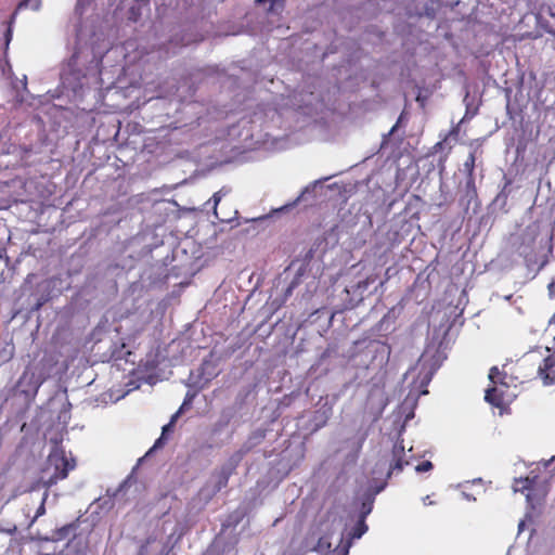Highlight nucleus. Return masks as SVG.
Returning <instances> with one entry per match:
<instances>
[{
  "mask_svg": "<svg viewBox=\"0 0 555 555\" xmlns=\"http://www.w3.org/2000/svg\"><path fill=\"white\" fill-rule=\"evenodd\" d=\"M241 461V456L236 459L231 457L229 462L222 465L218 470L212 474L215 480L214 493L221 491L228 486L230 477L235 473L236 467Z\"/></svg>",
  "mask_w": 555,
  "mask_h": 555,
  "instance_id": "nucleus-1",
  "label": "nucleus"
},
{
  "mask_svg": "<svg viewBox=\"0 0 555 555\" xmlns=\"http://www.w3.org/2000/svg\"><path fill=\"white\" fill-rule=\"evenodd\" d=\"M538 476L533 477H525V478H515L513 482V490L515 492L526 493L527 502L530 504V506L534 507L535 504H539L540 501H535L534 494H533V488L537 483Z\"/></svg>",
  "mask_w": 555,
  "mask_h": 555,
  "instance_id": "nucleus-2",
  "label": "nucleus"
},
{
  "mask_svg": "<svg viewBox=\"0 0 555 555\" xmlns=\"http://www.w3.org/2000/svg\"><path fill=\"white\" fill-rule=\"evenodd\" d=\"M54 473L47 481V486L51 487L57 483L59 480L67 478L69 470L74 469L75 462L69 461L65 455H61L55 460Z\"/></svg>",
  "mask_w": 555,
  "mask_h": 555,
  "instance_id": "nucleus-3",
  "label": "nucleus"
},
{
  "mask_svg": "<svg viewBox=\"0 0 555 555\" xmlns=\"http://www.w3.org/2000/svg\"><path fill=\"white\" fill-rule=\"evenodd\" d=\"M555 367V353L545 357L538 367V374L543 379L544 385L555 383V374L551 376L550 372Z\"/></svg>",
  "mask_w": 555,
  "mask_h": 555,
  "instance_id": "nucleus-4",
  "label": "nucleus"
},
{
  "mask_svg": "<svg viewBox=\"0 0 555 555\" xmlns=\"http://www.w3.org/2000/svg\"><path fill=\"white\" fill-rule=\"evenodd\" d=\"M504 386L492 385L491 388L487 389L485 400L495 408H501L505 403V389Z\"/></svg>",
  "mask_w": 555,
  "mask_h": 555,
  "instance_id": "nucleus-5",
  "label": "nucleus"
},
{
  "mask_svg": "<svg viewBox=\"0 0 555 555\" xmlns=\"http://www.w3.org/2000/svg\"><path fill=\"white\" fill-rule=\"evenodd\" d=\"M393 463L390 464L388 476L392 474H399L403 470L405 465H409L408 461L403 460L404 447L401 444H395L392 449Z\"/></svg>",
  "mask_w": 555,
  "mask_h": 555,
  "instance_id": "nucleus-6",
  "label": "nucleus"
},
{
  "mask_svg": "<svg viewBox=\"0 0 555 555\" xmlns=\"http://www.w3.org/2000/svg\"><path fill=\"white\" fill-rule=\"evenodd\" d=\"M371 512L369 508L366 512L362 513L359 520L356 522L353 528L351 529L349 535L351 539H360L367 530V525L365 524V515Z\"/></svg>",
  "mask_w": 555,
  "mask_h": 555,
  "instance_id": "nucleus-7",
  "label": "nucleus"
},
{
  "mask_svg": "<svg viewBox=\"0 0 555 555\" xmlns=\"http://www.w3.org/2000/svg\"><path fill=\"white\" fill-rule=\"evenodd\" d=\"M505 373L501 372L498 366H492L489 372V379L492 383V385H499L508 387L507 384L504 382Z\"/></svg>",
  "mask_w": 555,
  "mask_h": 555,
  "instance_id": "nucleus-8",
  "label": "nucleus"
},
{
  "mask_svg": "<svg viewBox=\"0 0 555 555\" xmlns=\"http://www.w3.org/2000/svg\"><path fill=\"white\" fill-rule=\"evenodd\" d=\"M463 166H464V170L466 171L467 176H474L475 166H476L475 151L469 153V155L466 158V160L464 162Z\"/></svg>",
  "mask_w": 555,
  "mask_h": 555,
  "instance_id": "nucleus-9",
  "label": "nucleus"
},
{
  "mask_svg": "<svg viewBox=\"0 0 555 555\" xmlns=\"http://www.w3.org/2000/svg\"><path fill=\"white\" fill-rule=\"evenodd\" d=\"M173 427L175 426L172 424H170V423H168L165 426H163L162 436L155 441V444L153 447L154 449L160 448L164 444V440H165L166 435L171 433L173 430Z\"/></svg>",
  "mask_w": 555,
  "mask_h": 555,
  "instance_id": "nucleus-10",
  "label": "nucleus"
},
{
  "mask_svg": "<svg viewBox=\"0 0 555 555\" xmlns=\"http://www.w3.org/2000/svg\"><path fill=\"white\" fill-rule=\"evenodd\" d=\"M466 191L468 195H476L475 176H467Z\"/></svg>",
  "mask_w": 555,
  "mask_h": 555,
  "instance_id": "nucleus-11",
  "label": "nucleus"
},
{
  "mask_svg": "<svg viewBox=\"0 0 555 555\" xmlns=\"http://www.w3.org/2000/svg\"><path fill=\"white\" fill-rule=\"evenodd\" d=\"M434 467L433 463L430 461H423L418 465H416L415 470L417 473H426L431 470Z\"/></svg>",
  "mask_w": 555,
  "mask_h": 555,
  "instance_id": "nucleus-12",
  "label": "nucleus"
},
{
  "mask_svg": "<svg viewBox=\"0 0 555 555\" xmlns=\"http://www.w3.org/2000/svg\"><path fill=\"white\" fill-rule=\"evenodd\" d=\"M256 2L259 4L270 2V11H272L276 5L283 7L284 4V0H256Z\"/></svg>",
  "mask_w": 555,
  "mask_h": 555,
  "instance_id": "nucleus-13",
  "label": "nucleus"
},
{
  "mask_svg": "<svg viewBox=\"0 0 555 555\" xmlns=\"http://www.w3.org/2000/svg\"><path fill=\"white\" fill-rule=\"evenodd\" d=\"M183 408H184V403L180 406V409L175 413L172 414V416L170 417V421L169 423L172 424L175 426V424L177 423L178 418L180 417L182 411H183Z\"/></svg>",
  "mask_w": 555,
  "mask_h": 555,
  "instance_id": "nucleus-14",
  "label": "nucleus"
},
{
  "mask_svg": "<svg viewBox=\"0 0 555 555\" xmlns=\"http://www.w3.org/2000/svg\"><path fill=\"white\" fill-rule=\"evenodd\" d=\"M44 502H46V498H43L40 506L38 507V509L36 512V518L41 516V515H43L46 513Z\"/></svg>",
  "mask_w": 555,
  "mask_h": 555,
  "instance_id": "nucleus-15",
  "label": "nucleus"
},
{
  "mask_svg": "<svg viewBox=\"0 0 555 555\" xmlns=\"http://www.w3.org/2000/svg\"><path fill=\"white\" fill-rule=\"evenodd\" d=\"M30 2H31V0H22L17 5V10L27 8L30 4Z\"/></svg>",
  "mask_w": 555,
  "mask_h": 555,
  "instance_id": "nucleus-16",
  "label": "nucleus"
},
{
  "mask_svg": "<svg viewBox=\"0 0 555 555\" xmlns=\"http://www.w3.org/2000/svg\"><path fill=\"white\" fill-rule=\"evenodd\" d=\"M212 199H214V203H215V206L218 205V203L220 202L221 197H220V193L219 192H216L214 195H212Z\"/></svg>",
  "mask_w": 555,
  "mask_h": 555,
  "instance_id": "nucleus-17",
  "label": "nucleus"
},
{
  "mask_svg": "<svg viewBox=\"0 0 555 555\" xmlns=\"http://www.w3.org/2000/svg\"><path fill=\"white\" fill-rule=\"evenodd\" d=\"M457 134H459V127L457 126L452 128L450 130V132H449V135H452V137H457Z\"/></svg>",
  "mask_w": 555,
  "mask_h": 555,
  "instance_id": "nucleus-18",
  "label": "nucleus"
},
{
  "mask_svg": "<svg viewBox=\"0 0 555 555\" xmlns=\"http://www.w3.org/2000/svg\"><path fill=\"white\" fill-rule=\"evenodd\" d=\"M369 283H370V279H366L365 281L359 283V287L365 288L369 285Z\"/></svg>",
  "mask_w": 555,
  "mask_h": 555,
  "instance_id": "nucleus-19",
  "label": "nucleus"
},
{
  "mask_svg": "<svg viewBox=\"0 0 555 555\" xmlns=\"http://www.w3.org/2000/svg\"><path fill=\"white\" fill-rule=\"evenodd\" d=\"M39 8H40V1L36 0L35 3L33 4V9L34 10H39Z\"/></svg>",
  "mask_w": 555,
  "mask_h": 555,
  "instance_id": "nucleus-20",
  "label": "nucleus"
},
{
  "mask_svg": "<svg viewBox=\"0 0 555 555\" xmlns=\"http://www.w3.org/2000/svg\"><path fill=\"white\" fill-rule=\"evenodd\" d=\"M397 127H398V124H396V125L390 129L389 133H390V134H392V133L396 131Z\"/></svg>",
  "mask_w": 555,
  "mask_h": 555,
  "instance_id": "nucleus-21",
  "label": "nucleus"
},
{
  "mask_svg": "<svg viewBox=\"0 0 555 555\" xmlns=\"http://www.w3.org/2000/svg\"><path fill=\"white\" fill-rule=\"evenodd\" d=\"M426 15L433 17L434 16V12H426Z\"/></svg>",
  "mask_w": 555,
  "mask_h": 555,
  "instance_id": "nucleus-22",
  "label": "nucleus"
}]
</instances>
